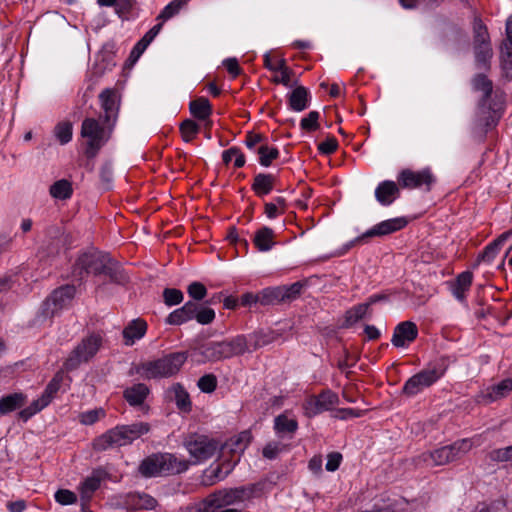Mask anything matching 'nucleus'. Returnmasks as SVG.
Masks as SVG:
<instances>
[{
	"instance_id": "nucleus-1",
	"label": "nucleus",
	"mask_w": 512,
	"mask_h": 512,
	"mask_svg": "<svg viewBox=\"0 0 512 512\" xmlns=\"http://www.w3.org/2000/svg\"><path fill=\"white\" fill-rule=\"evenodd\" d=\"M149 431L150 425L146 422L118 425L97 437L94 441V448L98 451H105L112 447L125 446Z\"/></svg>"
},
{
	"instance_id": "nucleus-2",
	"label": "nucleus",
	"mask_w": 512,
	"mask_h": 512,
	"mask_svg": "<svg viewBox=\"0 0 512 512\" xmlns=\"http://www.w3.org/2000/svg\"><path fill=\"white\" fill-rule=\"evenodd\" d=\"M268 486L266 480L239 486L235 488L221 489L210 494L215 511L219 509L249 501L263 494Z\"/></svg>"
},
{
	"instance_id": "nucleus-3",
	"label": "nucleus",
	"mask_w": 512,
	"mask_h": 512,
	"mask_svg": "<svg viewBox=\"0 0 512 512\" xmlns=\"http://www.w3.org/2000/svg\"><path fill=\"white\" fill-rule=\"evenodd\" d=\"M188 467L189 463L187 460L178 459L173 454H153L141 462L139 472L144 477H156L180 474L185 472Z\"/></svg>"
},
{
	"instance_id": "nucleus-4",
	"label": "nucleus",
	"mask_w": 512,
	"mask_h": 512,
	"mask_svg": "<svg viewBox=\"0 0 512 512\" xmlns=\"http://www.w3.org/2000/svg\"><path fill=\"white\" fill-rule=\"evenodd\" d=\"M186 360L185 352H174L154 361L141 363L136 371L145 379L168 378L175 375Z\"/></svg>"
},
{
	"instance_id": "nucleus-5",
	"label": "nucleus",
	"mask_w": 512,
	"mask_h": 512,
	"mask_svg": "<svg viewBox=\"0 0 512 512\" xmlns=\"http://www.w3.org/2000/svg\"><path fill=\"white\" fill-rule=\"evenodd\" d=\"M472 448V442L469 439L458 440L450 445H446L433 451L424 452L415 458V464H425L427 466H441L456 461L467 454Z\"/></svg>"
},
{
	"instance_id": "nucleus-6",
	"label": "nucleus",
	"mask_w": 512,
	"mask_h": 512,
	"mask_svg": "<svg viewBox=\"0 0 512 512\" xmlns=\"http://www.w3.org/2000/svg\"><path fill=\"white\" fill-rule=\"evenodd\" d=\"M111 127L107 131L95 118H86L81 125V136L86 139L85 155L88 159H93L99 150L110 138Z\"/></svg>"
},
{
	"instance_id": "nucleus-7",
	"label": "nucleus",
	"mask_w": 512,
	"mask_h": 512,
	"mask_svg": "<svg viewBox=\"0 0 512 512\" xmlns=\"http://www.w3.org/2000/svg\"><path fill=\"white\" fill-rule=\"evenodd\" d=\"M407 225V220L403 217H397L382 221L376 225H374L371 229L367 230L363 234L354 238L353 240L346 243L341 250H339L335 255L341 256L347 253L351 248L356 245L366 243L370 238L373 237H382L389 234H392L396 231L401 230Z\"/></svg>"
},
{
	"instance_id": "nucleus-8",
	"label": "nucleus",
	"mask_w": 512,
	"mask_h": 512,
	"mask_svg": "<svg viewBox=\"0 0 512 512\" xmlns=\"http://www.w3.org/2000/svg\"><path fill=\"white\" fill-rule=\"evenodd\" d=\"M108 258L109 254L98 250L83 252L76 259L72 274L78 280H82L88 274L100 275L108 262Z\"/></svg>"
},
{
	"instance_id": "nucleus-9",
	"label": "nucleus",
	"mask_w": 512,
	"mask_h": 512,
	"mask_svg": "<svg viewBox=\"0 0 512 512\" xmlns=\"http://www.w3.org/2000/svg\"><path fill=\"white\" fill-rule=\"evenodd\" d=\"M445 369L440 364L429 366L410 377L402 388V393L414 396L430 387L444 375Z\"/></svg>"
},
{
	"instance_id": "nucleus-10",
	"label": "nucleus",
	"mask_w": 512,
	"mask_h": 512,
	"mask_svg": "<svg viewBox=\"0 0 512 512\" xmlns=\"http://www.w3.org/2000/svg\"><path fill=\"white\" fill-rule=\"evenodd\" d=\"M184 446L194 459V463H200L210 459L218 451L220 444L218 441L209 438L206 435L190 434L184 440Z\"/></svg>"
},
{
	"instance_id": "nucleus-11",
	"label": "nucleus",
	"mask_w": 512,
	"mask_h": 512,
	"mask_svg": "<svg viewBox=\"0 0 512 512\" xmlns=\"http://www.w3.org/2000/svg\"><path fill=\"white\" fill-rule=\"evenodd\" d=\"M102 343L100 335L91 334L84 338L70 353L64 366L66 370H75L81 363L89 361L99 350Z\"/></svg>"
},
{
	"instance_id": "nucleus-12",
	"label": "nucleus",
	"mask_w": 512,
	"mask_h": 512,
	"mask_svg": "<svg viewBox=\"0 0 512 512\" xmlns=\"http://www.w3.org/2000/svg\"><path fill=\"white\" fill-rule=\"evenodd\" d=\"M75 292L73 285H64L55 289L42 305L41 313L44 318H51L67 307L74 298Z\"/></svg>"
},
{
	"instance_id": "nucleus-13",
	"label": "nucleus",
	"mask_w": 512,
	"mask_h": 512,
	"mask_svg": "<svg viewBox=\"0 0 512 512\" xmlns=\"http://www.w3.org/2000/svg\"><path fill=\"white\" fill-rule=\"evenodd\" d=\"M434 182L435 177L429 168L420 171L404 169L398 175L399 186L406 189L425 187L426 191H430Z\"/></svg>"
},
{
	"instance_id": "nucleus-14",
	"label": "nucleus",
	"mask_w": 512,
	"mask_h": 512,
	"mask_svg": "<svg viewBox=\"0 0 512 512\" xmlns=\"http://www.w3.org/2000/svg\"><path fill=\"white\" fill-rule=\"evenodd\" d=\"M339 403L338 395L330 389L323 390L317 396H310L303 408L308 417L332 410Z\"/></svg>"
},
{
	"instance_id": "nucleus-15",
	"label": "nucleus",
	"mask_w": 512,
	"mask_h": 512,
	"mask_svg": "<svg viewBox=\"0 0 512 512\" xmlns=\"http://www.w3.org/2000/svg\"><path fill=\"white\" fill-rule=\"evenodd\" d=\"M417 336V325L412 321H403L394 328L391 343L396 348H404L415 341Z\"/></svg>"
},
{
	"instance_id": "nucleus-16",
	"label": "nucleus",
	"mask_w": 512,
	"mask_h": 512,
	"mask_svg": "<svg viewBox=\"0 0 512 512\" xmlns=\"http://www.w3.org/2000/svg\"><path fill=\"white\" fill-rule=\"evenodd\" d=\"M101 108L104 111L103 121L107 126H113L118 115L119 105L116 101L115 91L105 89L99 95Z\"/></svg>"
},
{
	"instance_id": "nucleus-17",
	"label": "nucleus",
	"mask_w": 512,
	"mask_h": 512,
	"mask_svg": "<svg viewBox=\"0 0 512 512\" xmlns=\"http://www.w3.org/2000/svg\"><path fill=\"white\" fill-rule=\"evenodd\" d=\"M47 234L51 241L40 251V257L42 259L46 257H55L60 253L66 243L64 231L61 227L51 226L48 228Z\"/></svg>"
},
{
	"instance_id": "nucleus-18",
	"label": "nucleus",
	"mask_w": 512,
	"mask_h": 512,
	"mask_svg": "<svg viewBox=\"0 0 512 512\" xmlns=\"http://www.w3.org/2000/svg\"><path fill=\"white\" fill-rule=\"evenodd\" d=\"M219 344L223 360L242 355L247 352L245 335H237L233 338L219 341Z\"/></svg>"
},
{
	"instance_id": "nucleus-19",
	"label": "nucleus",
	"mask_w": 512,
	"mask_h": 512,
	"mask_svg": "<svg viewBox=\"0 0 512 512\" xmlns=\"http://www.w3.org/2000/svg\"><path fill=\"white\" fill-rule=\"evenodd\" d=\"M252 435L249 431H243L238 435L230 438L219 448L221 449V453L224 456L226 453L231 454H241L247 448L249 443L251 442Z\"/></svg>"
},
{
	"instance_id": "nucleus-20",
	"label": "nucleus",
	"mask_w": 512,
	"mask_h": 512,
	"mask_svg": "<svg viewBox=\"0 0 512 512\" xmlns=\"http://www.w3.org/2000/svg\"><path fill=\"white\" fill-rule=\"evenodd\" d=\"M399 196V186L390 180L381 182L375 189L376 200L383 206H388Z\"/></svg>"
},
{
	"instance_id": "nucleus-21",
	"label": "nucleus",
	"mask_w": 512,
	"mask_h": 512,
	"mask_svg": "<svg viewBox=\"0 0 512 512\" xmlns=\"http://www.w3.org/2000/svg\"><path fill=\"white\" fill-rule=\"evenodd\" d=\"M150 390L144 383H137L131 387H127L123 391L124 399L129 403L130 406L136 407L144 404Z\"/></svg>"
},
{
	"instance_id": "nucleus-22",
	"label": "nucleus",
	"mask_w": 512,
	"mask_h": 512,
	"mask_svg": "<svg viewBox=\"0 0 512 512\" xmlns=\"http://www.w3.org/2000/svg\"><path fill=\"white\" fill-rule=\"evenodd\" d=\"M126 504L133 510H152L157 506V500L149 494L134 492L127 495Z\"/></svg>"
},
{
	"instance_id": "nucleus-23",
	"label": "nucleus",
	"mask_w": 512,
	"mask_h": 512,
	"mask_svg": "<svg viewBox=\"0 0 512 512\" xmlns=\"http://www.w3.org/2000/svg\"><path fill=\"white\" fill-rule=\"evenodd\" d=\"M102 274L109 277L110 282L115 283L117 285H125L129 282V276L122 268V266L115 260H113L110 256L108 258V262L105 264V268L102 271Z\"/></svg>"
},
{
	"instance_id": "nucleus-24",
	"label": "nucleus",
	"mask_w": 512,
	"mask_h": 512,
	"mask_svg": "<svg viewBox=\"0 0 512 512\" xmlns=\"http://www.w3.org/2000/svg\"><path fill=\"white\" fill-rule=\"evenodd\" d=\"M147 330V324L142 319L132 320L123 330L122 334L125 339V344L131 346L136 340L141 339Z\"/></svg>"
},
{
	"instance_id": "nucleus-25",
	"label": "nucleus",
	"mask_w": 512,
	"mask_h": 512,
	"mask_svg": "<svg viewBox=\"0 0 512 512\" xmlns=\"http://www.w3.org/2000/svg\"><path fill=\"white\" fill-rule=\"evenodd\" d=\"M512 236V230L502 233L497 239L489 243L478 256L477 261L490 263L499 253L504 243Z\"/></svg>"
},
{
	"instance_id": "nucleus-26",
	"label": "nucleus",
	"mask_w": 512,
	"mask_h": 512,
	"mask_svg": "<svg viewBox=\"0 0 512 512\" xmlns=\"http://www.w3.org/2000/svg\"><path fill=\"white\" fill-rule=\"evenodd\" d=\"M310 95L307 88L304 86H297L288 95V103L291 110L301 112L309 107Z\"/></svg>"
},
{
	"instance_id": "nucleus-27",
	"label": "nucleus",
	"mask_w": 512,
	"mask_h": 512,
	"mask_svg": "<svg viewBox=\"0 0 512 512\" xmlns=\"http://www.w3.org/2000/svg\"><path fill=\"white\" fill-rule=\"evenodd\" d=\"M274 237L275 233L273 229L263 226L255 232L253 244L260 252H267L276 244Z\"/></svg>"
},
{
	"instance_id": "nucleus-28",
	"label": "nucleus",
	"mask_w": 512,
	"mask_h": 512,
	"mask_svg": "<svg viewBox=\"0 0 512 512\" xmlns=\"http://www.w3.org/2000/svg\"><path fill=\"white\" fill-rule=\"evenodd\" d=\"M472 281V272L464 271L460 273L453 282H451V292L457 300L463 301L465 299V292L470 289Z\"/></svg>"
},
{
	"instance_id": "nucleus-29",
	"label": "nucleus",
	"mask_w": 512,
	"mask_h": 512,
	"mask_svg": "<svg viewBox=\"0 0 512 512\" xmlns=\"http://www.w3.org/2000/svg\"><path fill=\"white\" fill-rule=\"evenodd\" d=\"M196 354L201 356L199 362H218L222 361L219 341H210L202 344L196 350Z\"/></svg>"
},
{
	"instance_id": "nucleus-30",
	"label": "nucleus",
	"mask_w": 512,
	"mask_h": 512,
	"mask_svg": "<svg viewBox=\"0 0 512 512\" xmlns=\"http://www.w3.org/2000/svg\"><path fill=\"white\" fill-rule=\"evenodd\" d=\"M26 403L23 393H12L0 398V414L6 415L20 409Z\"/></svg>"
},
{
	"instance_id": "nucleus-31",
	"label": "nucleus",
	"mask_w": 512,
	"mask_h": 512,
	"mask_svg": "<svg viewBox=\"0 0 512 512\" xmlns=\"http://www.w3.org/2000/svg\"><path fill=\"white\" fill-rule=\"evenodd\" d=\"M275 176L272 174L259 173L254 177L252 190L257 196L269 194L274 187Z\"/></svg>"
},
{
	"instance_id": "nucleus-32",
	"label": "nucleus",
	"mask_w": 512,
	"mask_h": 512,
	"mask_svg": "<svg viewBox=\"0 0 512 512\" xmlns=\"http://www.w3.org/2000/svg\"><path fill=\"white\" fill-rule=\"evenodd\" d=\"M511 391L512 379L507 378L489 387L484 397L487 399L488 402H494L497 401L498 399L507 396Z\"/></svg>"
},
{
	"instance_id": "nucleus-33",
	"label": "nucleus",
	"mask_w": 512,
	"mask_h": 512,
	"mask_svg": "<svg viewBox=\"0 0 512 512\" xmlns=\"http://www.w3.org/2000/svg\"><path fill=\"white\" fill-rule=\"evenodd\" d=\"M190 113L199 120H206L212 114V106L205 97H199L189 104Z\"/></svg>"
},
{
	"instance_id": "nucleus-34",
	"label": "nucleus",
	"mask_w": 512,
	"mask_h": 512,
	"mask_svg": "<svg viewBox=\"0 0 512 512\" xmlns=\"http://www.w3.org/2000/svg\"><path fill=\"white\" fill-rule=\"evenodd\" d=\"M475 63L478 69H488L493 56L491 44L473 46Z\"/></svg>"
},
{
	"instance_id": "nucleus-35",
	"label": "nucleus",
	"mask_w": 512,
	"mask_h": 512,
	"mask_svg": "<svg viewBox=\"0 0 512 512\" xmlns=\"http://www.w3.org/2000/svg\"><path fill=\"white\" fill-rule=\"evenodd\" d=\"M49 193L55 199H69L73 194L71 182L66 179H60L50 186Z\"/></svg>"
},
{
	"instance_id": "nucleus-36",
	"label": "nucleus",
	"mask_w": 512,
	"mask_h": 512,
	"mask_svg": "<svg viewBox=\"0 0 512 512\" xmlns=\"http://www.w3.org/2000/svg\"><path fill=\"white\" fill-rule=\"evenodd\" d=\"M171 391L174 394V401L179 410L182 412H190L191 411V401L188 392L184 389V387L176 383L172 386Z\"/></svg>"
},
{
	"instance_id": "nucleus-37",
	"label": "nucleus",
	"mask_w": 512,
	"mask_h": 512,
	"mask_svg": "<svg viewBox=\"0 0 512 512\" xmlns=\"http://www.w3.org/2000/svg\"><path fill=\"white\" fill-rule=\"evenodd\" d=\"M491 44L486 25L476 17L473 21V46Z\"/></svg>"
},
{
	"instance_id": "nucleus-38",
	"label": "nucleus",
	"mask_w": 512,
	"mask_h": 512,
	"mask_svg": "<svg viewBox=\"0 0 512 512\" xmlns=\"http://www.w3.org/2000/svg\"><path fill=\"white\" fill-rule=\"evenodd\" d=\"M298 428L295 419L288 418L285 414L278 415L274 420V429L278 434H294Z\"/></svg>"
},
{
	"instance_id": "nucleus-39",
	"label": "nucleus",
	"mask_w": 512,
	"mask_h": 512,
	"mask_svg": "<svg viewBox=\"0 0 512 512\" xmlns=\"http://www.w3.org/2000/svg\"><path fill=\"white\" fill-rule=\"evenodd\" d=\"M259 293L261 305H277L283 302V295L281 294L280 286L268 287Z\"/></svg>"
},
{
	"instance_id": "nucleus-40",
	"label": "nucleus",
	"mask_w": 512,
	"mask_h": 512,
	"mask_svg": "<svg viewBox=\"0 0 512 512\" xmlns=\"http://www.w3.org/2000/svg\"><path fill=\"white\" fill-rule=\"evenodd\" d=\"M472 85L474 90L483 93L482 103L485 104L492 94V82L484 74H477L472 79Z\"/></svg>"
},
{
	"instance_id": "nucleus-41",
	"label": "nucleus",
	"mask_w": 512,
	"mask_h": 512,
	"mask_svg": "<svg viewBox=\"0 0 512 512\" xmlns=\"http://www.w3.org/2000/svg\"><path fill=\"white\" fill-rule=\"evenodd\" d=\"M178 512H216L215 506L210 495L201 501L189 503L181 508Z\"/></svg>"
},
{
	"instance_id": "nucleus-42",
	"label": "nucleus",
	"mask_w": 512,
	"mask_h": 512,
	"mask_svg": "<svg viewBox=\"0 0 512 512\" xmlns=\"http://www.w3.org/2000/svg\"><path fill=\"white\" fill-rule=\"evenodd\" d=\"M238 460L234 461L233 464L230 462L223 463L221 465H217L216 467L211 466L209 468L210 475L209 477V484L212 485L218 481L223 480L226 478V476L231 472V470L234 468L235 464Z\"/></svg>"
},
{
	"instance_id": "nucleus-43",
	"label": "nucleus",
	"mask_w": 512,
	"mask_h": 512,
	"mask_svg": "<svg viewBox=\"0 0 512 512\" xmlns=\"http://www.w3.org/2000/svg\"><path fill=\"white\" fill-rule=\"evenodd\" d=\"M257 154L259 155V163L268 167L272 161L279 157V150L276 147H269L267 144H261L257 148Z\"/></svg>"
},
{
	"instance_id": "nucleus-44",
	"label": "nucleus",
	"mask_w": 512,
	"mask_h": 512,
	"mask_svg": "<svg viewBox=\"0 0 512 512\" xmlns=\"http://www.w3.org/2000/svg\"><path fill=\"white\" fill-rule=\"evenodd\" d=\"M187 4V0H173L166 5L160 14L157 16V20L162 23L176 16L180 10Z\"/></svg>"
},
{
	"instance_id": "nucleus-45",
	"label": "nucleus",
	"mask_w": 512,
	"mask_h": 512,
	"mask_svg": "<svg viewBox=\"0 0 512 512\" xmlns=\"http://www.w3.org/2000/svg\"><path fill=\"white\" fill-rule=\"evenodd\" d=\"M101 480L102 478L97 473L87 477L81 485L82 498L90 499L92 494L100 487Z\"/></svg>"
},
{
	"instance_id": "nucleus-46",
	"label": "nucleus",
	"mask_w": 512,
	"mask_h": 512,
	"mask_svg": "<svg viewBox=\"0 0 512 512\" xmlns=\"http://www.w3.org/2000/svg\"><path fill=\"white\" fill-rule=\"evenodd\" d=\"M369 308L365 303L358 304L346 312L345 322L347 326L353 325L363 319L368 313Z\"/></svg>"
},
{
	"instance_id": "nucleus-47",
	"label": "nucleus",
	"mask_w": 512,
	"mask_h": 512,
	"mask_svg": "<svg viewBox=\"0 0 512 512\" xmlns=\"http://www.w3.org/2000/svg\"><path fill=\"white\" fill-rule=\"evenodd\" d=\"M271 339L262 332H254L246 336L247 352L257 350L265 345H268Z\"/></svg>"
},
{
	"instance_id": "nucleus-48",
	"label": "nucleus",
	"mask_w": 512,
	"mask_h": 512,
	"mask_svg": "<svg viewBox=\"0 0 512 512\" xmlns=\"http://www.w3.org/2000/svg\"><path fill=\"white\" fill-rule=\"evenodd\" d=\"M305 283L297 281L291 285L280 286L281 294L283 295V302H290L297 299L304 288Z\"/></svg>"
},
{
	"instance_id": "nucleus-49",
	"label": "nucleus",
	"mask_w": 512,
	"mask_h": 512,
	"mask_svg": "<svg viewBox=\"0 0 512 512\" xmlns=\"http://www.w3.org/2000/svg\"><path fill=\"white\" fill-rule=\"evenodd\" d=\"M491 462H512V445L491 450L487 454Z\"/></svg>"
},
{
	"instance_id": "nucleus-50",
	"label": "nucleus",
	"mask_w": 512,
	"mask_h": 512,
	"mask_svg": "<svg viewBox=\"0 0 512 512\" xmlns=\"http://www.w3.org/2000/svg\"><path fill=\"white\" fill-rule=\"evenodd\" d=\"M199 130V125L191 119H187L180 124V132L185 142L192 141Z\"/></svg>"
},
{
	"instance_id": "nucleus-51",
	"label": "nucleus",
	"mask_w": 512,
	"mask_h": 512,
	"mask_svg": "<svg viewBox=\"0 0 512 512\" xmlns=\"http://www.w3.org/2000/svg\"><path fill=\"white\" fill-rule=\"evenodd\" d=\"M55 136L62 145L70 142L72 139L71 122L65 121L58 123L55 127Z\"/></svg>"
},
{
	"instance_id": "nucleus-52",
	"label": "nucleus",
	"mask_w": 512,
	"mask_h": 512,
	"mask_svg": "<svg viewBox=\"0 0 512 512\" xmlns=\"http://www.w3.org/2000/svg\"><path fill=\"white\" fill-rule=\"evenodd\" d=\"M162 296L165 305L169 307L182 303L184 299L183 292L176 288H165L162 292Z\"/></svg>"
},
{
	"instance_id": "nucleus-53",
	"label": "nucleus",
	"mask_w": 512,
	"mask_h": 512,
	"mask_svg": "<svg viewBox=\"0 0 512 512\" xmlns=\"http://www.w3.org/2000/svg\"><path fill=\"white\" fill-rule=\"evenodd\" d=\"M320 113L318 111H310L306 117L300 121V127L307 132L316 131L319 128Z\"/></svg>"
},
{
	"instance_id": "nucleus-54",
	"label": "nucleus",
	"mask_w": 512,
	"mask_h": 512,
	"mask_svg": "<svg viewBox=\"0 0 512 512\" xmlns=\"http://www.w3.org/2000/svg\"><path fill=\"white\" fill-rule=\"evenodd\" d=\"M215 316V311L212 308L198 304L195 320L199 324L208 325L214 321Z\"/></svg>"
},
{
	"instance_id": "nucleus-55",
	"label": "nucleus",
	"mask_w": 512,
	"mask_h": 512,
	"mask_svg": "<svg viewBox=\"0 0 512 512\" xmlns=\"http://www.w3.org/2000/svg\"><path fill=\"white\" fill-rule=\"evenodd\" d=\"M502 66L506 76L512 77V45L503 43L501 46Z\"/></svg>"
},
{
	"instance_id": "nucleus-56",
	"label": "nucleus",
	"mask_w": 512,
	"mask_h": 512,
	"mask_svg": "<svg viewBox=\"0 0 512 512\" xmlns=\"http://www.w3.org/2000/svg\"><path fill=\"white\" fill-rule=\"evenodd\" d=\"M46 406L47 405L44 402H42L40 398L36 399L28 407L22 409L19 412V418L22 419L23 421H27L33 415L44 409Z\"/></svg>"
},
{
	"instance_id": "nucleus-57",
	"label": "nucleus",
	"mask_w": 512,
	"mask_h": 512,
	"mask_svg": "<svg viewBox=\"0 0 512 512\" xmlns=\"http://www.w3.org/2000/svg\"><path fill=\"white\" fill-rule=\"evenodd\" d=\"M198 388L204 393H212L217 387V378L214 374H205L198 380Z\"/></svg>"
},
{
	"instance_id": "nucleus-58",
	"label": "nucleus",
	"mask_w": 512,
	"mask_h": 512,
	"mask_svg": "<svg viewBox=\"0 0 512 512\" xmlns=\"http://www.w3.org/2000/svg\"><path fill=\"white\" fill-rule=\"evenodd\" d=\"M286 449V445L281 442H269L263 448L262 454L266 459H275L281 452Z\"/></svg>"
},
{
	"instance_id": "nucleus-59",
	"label": "nucleus",
	"mask_w": 512,
	"mask_h": 512,
	"mask_svg": "<svg viewBox=\"0 0 512 512\" xmlns=\"http://www.w3.org/2000/svg\"><path fill=\"white\" fill-rule=\"evenodd\" d=\"M55 500L61 505H71L76 503L77 495L68 489H59L55 492Z\"/></svg>"
},
{
	"instance_id": "nucleus-60",
	"label": "nucleus",
	"mask_w": 512,
	"mask_h": 512,
	"mask_svg": "<svg viewBox=\"0 0 512 512\" xmlns=\"http://www.w3.org/2000/svg\"><path fill=\"white\" fill-rule=\"evenodd\" d=\"M105 416L103 409H93L80 414V422L84 425H92Z\"/></svg>"
},
{
	"instance_id": "nucleus-61",
	"label": "nucleus",
	"mask_w": 512,
	"mask_h": 512,
	"mask_svg": "<svg viewBox=\"0 0 512 512\" xmlns=\"http://www.w3.org/2000/svg\"><path fill=\"white\" fill-rule=\"evenodd\" d=\"M187 292L189 296L195 301L203 300L207 295V289L201 282H192L188 288Z\"/></svg>"
},
{
	"instance_id": "nucleus-62",
	"label": "nucleus",
	"mask_w": 512,
	"mask_h": 512,
	"mask_svg": "<svg viewBox=\"0 0 512 512\" xmlns=\"http://www.w3.org/2000/svg\"><path fill=\"white\" fill-rule=\"evenodd\" d=\"M59 388H60V379H57V377H55L46 386L42 396L40 397L42 402H44L48 406V404L51 402L54 394L59 390Z\"/></svg>"
},
{
	"instance_id": "nucleus-63",
	"label": "nucleus",
	"mask_w": 512,
	"mask_h": 512,
	"mask_svg": "<svg viewBox=\"0 0 512 512\" xmlns=\"http://www.w3.org/2000/svg\"><path fill=\"white\" fill-rule=\"evenodd\" d=\"M338 142L334 137H328L318 145V150L324 155H330L336 151Z\"/></svg>"
},
{
	"instance_id": "nucleus-64",
	"label": "nucleus",
	"mask_w": 512,
	"mask_h": 512,
	"mask_svg": "<svg viewBox=\"0 0 512 512\" xmlns=\"http://www.w3.org/2000/svg\"><path fill=\"white\" fill-rule=\"evenodd\" d=\"M149 44H146L144 40L140 39L136 45L133 47L132 51L130 52L128 61L130 62V65H133L136 63V61L140 58L142 53L146 50Z\"/></svg>"
}]
</instances>
